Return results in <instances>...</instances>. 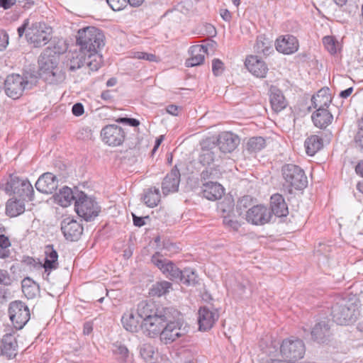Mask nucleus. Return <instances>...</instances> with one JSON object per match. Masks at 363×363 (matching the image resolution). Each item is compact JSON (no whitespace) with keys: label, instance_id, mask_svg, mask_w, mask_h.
Here are the masks:
<instances>
[{"label":"nucleus","instance_id":"nucleus-7","mask_svg":"<svg viewBox=\"0 0 363 363\" xmlns=\"http://www.w3.org/2000/svg\"><path fill=\"white\" fill-rule=\"evenodd\" d=\"M74 208L77 215L86 221L94 220L101 211L97 202L82 191L78 192Z\"/></svg>","mask_w":363,"mask_h":363},{"label":"nucleus","instance_id":"nucleus-21","mask_svg":"<svg viewBox=\"0 0 363 363\" xmlns=\"http://www.w3.org/2000/svg\"><path fill=\"white\" fill-rule=\"evenodd\" d=\"M180 177L179 170L175 165L162 181V191L164 195L167 196L170 193H174L178 191Z\"/></svg>","mask_w":363,"mask_h":363},{"label":"nucleus","instance_id":"nucleus-28","mask_svg":"<svg viewBox=\"0 0 363 363\" xmlns=\"http://www.w3.org/2000/svg\"><path fill=\"white\" fill-rule=\"evenodd\" d=\"M270 211L277 217H284L289 213L288 206L281 194H274L270 198Z\"/></svg>","mask_w":363,"mask_h":363},{"label":"nucleus","instance_id":"nucleus-19","mask_svg":"<svg viewBox=\"0 0 363 363\" xmlns=\"http://www.w3.org/2000/svg\"><path fill=\"white\" fill-rule=\"evenodd\" d=\"M245 65L247 70L257 77L264 78L268 72V67L265 62L257 55L247 57Z\"/></svg>","mask_w":363,"mask_h":363},{"label":"nucleus","instance_id":"nucleus-42","mask_svg":"<svg viewBox=\"0 0 363 363\" xmlns=\"http://www.w3.org/2000/svg\"><path fill=\"white\" fill-rule=\"evenodd\" d=\"M172 289V284L167 281H157L152 285L150 289L149 294L151 296L160 297L166 295Z\"/></svg>","mask_w":363,"mask_h":363},{"label":"nucleus","instance_id":"nucleus-23","mask_svg":"<svg viewBox=\"0 0 363 363\" xmlns=\"http://www.w3.org/2000/svg\"><path fill=\"white\" fill-rule=\"evenodd\" d=\"M275 46L278 52L289 55L298 50V42L294 35H286L277 39Z\"/></svg>","mask_w":363,"mask_h":363},{"label":"nucleus","instance_id":"nucleus-56","mask_svg":"<svg viewBox=\"0 0 363 363\" xmlns=\"http://www.w3.org/2000/svg\"><path fill=\"white\" fill-rule=\"evenodd\" d=\"M224 70V64L219 59H213L212 61V71L215 76L220 75Z\"/></svg>","mask_w":363,"mask_h":363},{"label":"nucleus","instance_id":"nucleus-43","mask_svg":"<svg viewBox=\"0 0 363 363\" xmlns=\"http://www.w3.org/2000/svg\"><path fill=\"white\" fill-rule=\"evenodd\" d=\"M86 64L91 71H97L102 65V55L99 51L86 53Z\"/></svg>","mask_w":363,"mask_h":363},{"label":"nucleus","instance_id":"nucleus-58","mask_svg":"<svg viewBox=\"0 0 363 363\" xmlns=\"http://www.w3.org/2000/svg\"><path fill=\"white\" fill-rule=\"evenodd\" d=\"M116 121L120 123H124L127 124L132 127H137L140 125V121L136 118H127V117H123V118H118Z\"/></svg>","mask_w":363,"mask_h":363},{"label":"nucleus","instance_id":"nucleus-27","mask_svg":"<svg viewBox=\"0 0 363 363\" xmlns=\"http://www.w3.org/2000/svg\"><path fill=\"white\" fill-rule=\"evenodd\" d=\"M207 52V48L203 45H193L189 49L191 57L186 60L185 65L188 67L198 66L204 61L205 54Z\"/></svg>","mask_w":363,"mask_h":363},{"label":"nucleus","instance_id":"nucleus-8","mask_svg":"<svg viewBox=\"0 0 363 363\" xmlns=\"http://www.w3.org/2000/svg\"><path fill=\"white\" fill-rule=\"evenodd\" d=\"M52 31V28L45 23L36 22L28 28L26 38L34 48H40L50 41Z\"/></svg>","mask_w":363,"mask_h":363},{"label":"nucleus","instance_id":"nucleus-57","mask_svg":"<svg viewBox=\"0 0 363 363\" xmlns=\"http://www.w3.org/2000/svg\"><path fill=\"white\" fill-rule=\"evenodd\" d=\"M12 281V279L9 272L5 269H0V284L10 286Z\"/></svg>","mask_w":363,"mask_h":363},{"label":"nucleus","instance_id":"nucleus-24","mask_svg":"<svg viewBox=\"0 0 363 363\" xmlns=\"http://www.w3.org/2000/svg\"><path fill=\"white\" fill-rule=\"evenodd\" d=\"M162 307L157 306L154 302L143 301L138 304L137 314L138 318L143 320L142 321H145L159 314L157 312Z\"/></svg>","mask_w":363,"mask_h":363},{"label":"nucleus","instance_id":"nucleus-59","mask_svg":"<svg viewBox=\"0 0 363 363\" xmlns=\"http://www.w3.org/2000/svg\"><path fill=\"white\" fill-rule=\"evenodd\" d=\"M9 44V35L6 31L0 30V51L4 50Z\"/></svg>","mask_w":363,"mask_h":363},{"label":"nucleus","instance_id":"nucleus-13","mask_svg":"<svg viewBox=\"0 0 363 363\" xmlns=\"http://www.w3.org/2000/svg\"><path fill=\"white\" fill-rule=\"evenodd\" d=\"M220 157L215 141L211 138H207L201 143V152L198 159L201 164L204 167H209L215 161H218Z\"/></svg>","mask_w":363,"mask_h":363},{"label":"nucleus","instance_id":"nucleus-53","mask_svg":"<svg viewBox=\"0 0 363 363\" xmlns=\"http://www.w3.org/2000/svg\"><path fill=\"white\" fill-rule=\"evenodd\" d=\"M323 43L327 50L332 55L337 52L336 40L332 36H325L323 38Z\"/></svg>","mask_w":363,"mask_h":363},{"label":"nucleus","instance_id":"nucleus-37","mask_svg":"<svg viewBox=\"0 0 363 363\" xmlns=\"http://www.w3.org/2000/svg\"><path fill=\"white\" fill-rule=\"evenodd\" d=\"M22 291L28 299L35 298L40 294V286L30 277L24 278L21 281Z\"/></svg>","mask_w":363,"mask_h":363},{"label":"nucleus","instance_id":"nucleus-20","mask_svg":"<svg viewBox=\"0 0 363 363\" xmlns=\"http://www.w3.org/2000/svg\"><path fill=\"white\" fill-rule=\"evenodd\" d=\"M58 186V180L55 175L50 172L42 174L35 183L36 189L46 194L54 193Z\"/></svg>","mask_w":363,"mask_h":363},{"label":"nucleus","instance_id":"nucleus-17","mask_svg":"<svg viewBox=\"0 0 363 363\" xmlns=\"http://www.w3.org/2000/svg\"><path fill=\"white\" fill-rule=\"evenodd\" d=\"M240 143L239 138L231 132H223L219 134L216 145L218 151L223 153L233 152Z\"/></svg>","mask_w":363,"mask_h":363},{"label":"nucleus","instance_id":"nucleus-60","mask_svg":"<svg viewBox=\"0 0 363 363\" xmlns=\"http://www.w3.org/2000/svg\"><path fill=\"white\" fill-rule=\"evenodd\" d=\"M355 147L363 152V131H357L354 136Z\"/></svg>","mask_w":363,"mask_h":363},{"label":"nucleus","instance_id":"nucleus-63","mask_svg":"<svg viewBox=\"0 0 363 363\" xmlns=\"http://www.w3.org/2000/svg\"><path fill=\"white\" fill-rule=\"evenodd\" d=\"M11 246V242L7 236L4 234L0 235V247L7 249Z\"/></svg>","mask_w":363,"mask_h":363},{"label":"nucleus","instance_id":"nucleus-47","mask_svg":"<svg viewBox=\"0 0 363 363\" xmlns=\"http://www.w3.org/2000/svg\"><path fill=\"white\" fill-rule=\"evenodd\" d=\"M218 211L223 218L224 216H231L234 215V203L230 199H225L218 203Z\"/></svg>","mask_w":363,"mask_h":363},{"label":"nucleus","instance_id":"nucleus-31","mask_svg":"<svg viewBox=\"0 0 363 363\" xmlns=\"http://www.w3.org/2000/svg\"><path fill=\"white\" fill-rule=\"evenodd\" d=\"M59 57L55 55H48L45 52L42 54L39 58V70L38 76L41 77V74L48 72L53 70L58 66Z\"/></svg>","mask_w":363,"mask_h":363},{"label":"nucleus","instance_id":"nucleus-52","mask_svg":"<svg viewBox=\"0 0 363 363\" xmlns=\"http://www.w3.org/2000/svg\"><path fill=\"white\" fill-rule=\"evenodd\" d=\"M108 5L113 11H121L123 9L127 4L129 3L131 6H134L130 0H106Z\"/></svg>","mask_w":363,"mask_h":363},{"label":"nucleus","instance_id":"nucleus-26","mask_svg":"<svg viewBox=\"0 0 363 363\" xmlns=\"http://www.w3.org/2000/svg\"><path fill=\"white\" fill-rule=\"evenodd\" d=\"M269 99L272 110L276 112H280L287 106V101L282 91L276 86H271L269 89Z\"/></svg>","mask_w":363,"mask_h":363},{"label":"nucleus","instance_id":"nucleus-18","mask_svg":"<svg viewBox=\"0 0 363 363\" xmlns=\"http://www.w3.org/2000/svg\"><path fill=\"white\" fill-rule=\"evenodd\" d=\"M218 318L219 314L216 310H211L206 306L201 307L199 311L198 318L199 330L203 331L210 330Z\"/></svg>","mask_w":363,"mask_h":363},{"label":"nucleus","instance_id":"nucleus-4","mask_svg":"<svg viewBox=\"0 0 363 363\" xmlns=\"http://www.w3.org/2000/svg\"><path fill=\"white\" fill-rule=\"evenodd\" d=\"M281 174L284 180V186L288 189L289 193L292 189L302 190L308 185V179L303 169L294 164H286L281 167Z\"/></svg>","mask_w":363,"mask_h":363},{"label":"nucleus","instance_id":"nucleus-30","mask_svg":"<svg viewBox=\"0 0 363 363\" xmlns=\"http://www.w3.org/2000/svg\"><path fill=\"white\" fill-rule=\"evenodd\" d=\"M45 262L42 267L45 269V272H50L56 269L59 267L58 263V254L54 249L52 245H48L45 247Z\"/></svg>","mask_w":363,"mask_h":363},{"label":"nucleus","instance_id":"nucleus-5","mask_svg":"<svg viewBox=\"0 0 363 363\" xmlns=\"http://www.w3.org/2000/svg\"><path fill=\"white\" fill-rule=\"evenodd\" d=\"M0 189L9 195H16L23 201H31L34 198L33 187L30 182L21 179L17 176L11 175L6 182L0 184Z\"/></svg>","mask_w":363,"mask_h":363},{"label":"nucleus","instance_id":"nucleus-6","mask_svg":"<svg viewBox=\"0 0 363 363\" xmlns=\"http://www.w3.org/2000/svg\"><path fill=\"white\" fill-rule=\"evenodd\" d=\"M35 80H29L28 76L22 77L20 74H12L9 75L4 82L6 94L13 99L22 96L26 89H31Z\"/></svg>","mask_w":363,"mask_h":363},{"label":"nucleus","instance_id":"nucleus-3","mask_svg":"<svg viewBox=\"0 0 363 363\" xmlns=\"http://www.w3.org/2000/svg\"><path fill=\"white\" fill-rule=\"evenodd\" d=\"M331 315L338 325H349L359 315L357 304L347 298H340L331 308Z\"/></svg>","mask_w":363,"mask_h":363},{"label":"nucleus","instance_id":"nucleus-46","mask_svg":"<svg viewBox=\"0 0 363 363\" xmlns=\"http://www.w3.org/2000/svg\"><path fill=\"white\" fill-rule=\"evenodd\" d=\"M254 48L257 52L267 55L272 49L271 42L264 35H258Z\"/></svg>","mask_w":363,"mask_h":363},{"label":"nucleus","instance_id":"nucleus-25","mask_svg":"<svg viewBox=\"0 0 363 363\" xmlns=\"http://www.w3.org/2000/svg\"><path fill=\"white\" fill-rule=\"evenodd\" d=\"M331 335L330 327L328 321H320L315 325L311 330L312 339L318 343H325Z\"/></svg>","mask_w":363,"mask_h":363},{"label":"nucleus","instance_id":"nucleus-12","mask_svg":"<svg viewBox=\"0 0 363 363\" xmlns=\"http://www.w3.org/2000/svg\"><path fill=\"white\" fill-rule=\"evenodd\" d=\"M305 351V345L299 339H285L280 346L281 356L290 362L303 358Z\"/></svg>","mask_w":363,"mask_h":363},{"label":"nucleus","instance_id":"nucleus-2","mask_svg":"<svg viewBox=\"0 0 363 363\" xmlns=\"http://www.w3.org/2000/svg\"><path fill=\"white\" fill-rule=\"evenodd\" d=\"M77 45L84 53L100 51L105 45V36L100 29L88 26L78 30Z\"/></svg>","mask_w":363,"mask_h":363},{"label":"nucleus","instance_id":"nucleus-48","mask_svg":"<svg viewBox=\"0 0 363 363\" xmlns=\"http://www.w3.org/2000/svg\"><path fill=\"white\" fill-rule=\"evenodd\" d=\"M222 175L220 166L216 165L212 167H206V169L201 173V180L217 179Z\"/></svg>","mask_w":363,"mask_h":363},{"label":"nucleus","instance_id":"nucleus-45","mask_svg":"<svg viewBox=\"0 0 363 363\" xmlns=\"http://www.w3.org/2000/svg\"><path fill=\"white\" fill-rule=\"evenodd\" d=\"M178 281L186 286H194L198 283V277L194 269L185 268L182 270V274Z\"/></svg>","mask_w":363,"mask_h":363},{"label":"nucleus","instance_id":"nucleus-54","mask_svg":"<svg viewBox=\"0 0 363 363\" xmlns=\"http://www.w3.org/2000/svg\"><path fill=\"white\" fill-rule=\"evenodd\" d=\"M235 214L231 216H224L223 223L224 225L234 231H237L240 227V223L234 219Z\"/></svg>","mask_w":363,"mask_h":363},{"label":"nucleus","instance_id":"nucleus-64","mask_svg":"<svg viewBox=\"0 0 363 363\" xmlns=\"http://www.w3.org/2000/svg\"><path fill=\"white\" fill-rule=\"evenodd\" d=\"M179 107L178 106L170 104L167 106L166 111L169 114L172 116H178Z\"/></svg>","mask_w":363,"mask_h":363},{"label":"nucleus","instance_id":"nucleus-40","mask_svg":"<svg viewBox=\"0 0 363 363\" xmlns=\"http://www.w3.org/2000/svg\"><path fill=\"white\" fill-rule=\"evenodd\" d=\"M160 192L159 189L151 187L147 189L143 196L145 205L150 208L157 206L160 201Z\"/></svg>","mask_w":363,"mask_h":363},{"label":"nucleus","instance_id":"nucleus-51","mask_svg":"<svg viewBox=\"0 0 363 363\" xmlns=\"http://www.w3.org/2000/svg\"><path fill=\"white\" fill-rule=\"evenodd\" d=\"M113 353L116 355H118V357L120 363H125L128 357V348L123 345H115V349L113 350Z\"/></svg>","mask_w":363,"mask_h":363},{"label":"nucleus","instance_id":"nucleus-14","mask_svg":"<svg viewBox=\"0 0 363 363\" xmlns=\"http://www.w3.org/2000/svg\"><path fill=\"white\" fill-rule=\"evenodd\" d=\"M102 140L109 146H119L125 138V132L120 126L112 124L106 125L101 131Z\"/></svg>","mask_w":363,"mask_h":363},{"label":"nucleus","instance_id":"nucleus-61","mask_svg":"<svg viewBox=\"0 0 363 363\" xmlns=\"http://www.w3.org/2000/svg\"><path fill=\"white\" fill-rule=\"evenodd\" d=\"M72 112L76 116H82L84 112V106L81 103H76L72 106Z\"/></svg>","mask_w":363,"mask_h":363},{"label":"nucleus","instance_id":"nucleus-11","mask_svg":"<svg viewBox=\"0 0 363 363\" xmlns=\"http://www.w3.org/2000/svg\"><path fill=\"white\" fill-rule=\"evenodd\" d=\"M164 324L160 335V340L164 344H170L184 335V329L182 328L183 321L180 316L172 318Z\"/></svg>","mask_w":363,"mask_h":363},{"label":"nucleus","instance_id":"nucleus-39","mask_svg":"<svg viewBox=\"0 0 363 363\" xmlns=\"http://www.w3.org/2000/svg\"><path fill=\"white\" fill-rule=\"evenodd\" d=\"M78 191L73 192L72 189L68 186H64L60 190L57 195L58 202L60 206L67 207L70 205L71 202L74 201L76 202L77 197H78Z\"/></svg>","mask_w":363,"mask_h":363},{"label":"nucleus","instance_id":"nucleus-44","mask_svg":"<svg viewBox=\"0 0 363 363\" xmlns=\"http://www.w3.org/2000/svg\"><path fill=\"white\" fill-rule=\"evenodd\" d=\"M86 53L82 52V50H80L73 53L68 64L69 69L75 71L81 68L86 63Z\"/></svg>","mask_w":363,"mask_h":363},{"label":"nucleus","instance_id":"nucleus-55","mask_svg":"<svg viewBox=\"0 0 363 363\" xmlns=\"http://www.w3.org/2000/svg\"><path fill=\"white\" fill-rule=\"evenodd\" d=\"M133 57L139 60H144L149 62L157 61V57L155 55L145 52H134Z\"/></svg>","mask_w":363,"mask_h":363},{"label":"nucleus","instance_id":"nucleus-62","mask_svg":"<svg viewBox=\"0 0 363 363\" xmlns=\"http://www.w3.org/2000/svg\"><path fill=\"white\" fill-rule=\"evenodd\" d=\"M145 218H149V216L139 217V216H135V214H133V224H134V225H135L137 227H142V226L145 225V220H144Z\"/></svg>","mask_w":363,"mask_h":363},{"label":"nucleus","instance_id":"nucleus-34","mask_svg":"<svg viewBox=\"0 0 363 363\" xmlns=\"http://www.w3.org/2000/svg\"><path fill=\"white\" fill-rule=\"evenodd\" d=\"M332 101L330 94H328V89H322L311 98V104L313 108H328Z\"/></svg>","mask_w":363,"mask_h":363},{"label":"nucleus","instance_id":"nucleus-50","mask_svg":"<svg viewBox=\"0 0 363 363\" xmlns=\"http://www.w3.org/2000/svg\"><path fill=\"white\" fill-rule=\"evenodd\" d=\"M143 359L147 362H152L155 359L154 347L150 344H143L140 350Z\"/></svg>","mask_w":363,"mask_h":363},{"label":"nucleus","instance_id":"nucleus-36","mask_svg":"<svg viewBox=\"0 0 363 363\" xmlns=\"http://www.w3.org/2000/svg\"><path fill=\"white\" fill-rule=\"evenodd\" d=\"M266 147V140L263 137L255 136L249 138L244 146V151L248 155H255Z\"/></svg>","mask_w":363,"mask_h":363},{"label":"nucleus","instance_id":"nucleus-32","mask_svg":"<svg viewBox=\"0 0 363 363\" xmlns=\"http://www.w3.org/2000/svg\"><path fill=\"white\" fill-rule=\"evenodd\" d=\"M312 121L314 125L319 128H325L333 119L332 113L328 108H318L312 114Z\"/></svg>","mask_w":363,"mask_h":363},{"label":"nucleus","instance_id":"nucleus-16","mask_svg":"<svg viewBox=\"0 0 363 363\" xmlns=\"http://www.w3.org/2000/svg\"><path fill=\"white\" fill-rule=\"evenodd\" d=\"M61 230L67 240L74 242L80 238L84 228L80 223L72 218L67 217L61 222Z\"/></svg>","mask_w":363,"mask_h":363},{"label":"nucleus","instance_id":"nucleus-9","mask_svg":"<svg viewBox=\"0 0 363 363\" xmlns=\"http://www.w3.org/2000/svg\"><path fill=\"white\" fill-rule=\"evenodd\" d=\"M9 314L13 327L21 330L30 319V311L27 305L21 301H14L10 303Z\"/></svg>","mask_w":363,"mask_h":363},{"label":"nucleus","instance_id":"nucleus-15","mask_svg":"<svg viewBox=\"0 0 363 363\" xmlns=\"http://www.w3.org/2000/svg\"><path fill=\"white\" fill-rule=\"evenodd\" d=\"M246 220L256 225H262L270 221L272 213L269 208L263 205H255L246 211Z\"/></svg>","mask_w":363,"mask_h":363},{"label":"nucleus","instance_id":"nucleus-33","mask_svg":"<svg viewBox=\"0 0 363 363\" xmlns=\"http://www.w3.org/2000/svg\"><path fill=\"white\" fill-rule=\"evenodd\" d=\"M304 146L306 148V152L308 155H315L323 147V140L322 136L318 135H311L308 136L304 142Z\"/></svg>","mask_w":363,"mask_h":363},{"label":"nucleus","instance_id":"nucleus-49","mask_svg":"<svg viewBox=\"0 0 363 363\" xmlns=\"http://www.w3.org/2000/svg\"><path fill=\"white\" fill-rule=\"evenodd\" d=\"M255 206L253 204L252 197L250 196H245L240 199L237 203V210L239 215L241 216L243 211H247L250 208Z\"/></svg>","mask_w":363,"mask_h":363},{"label":"nucleus","instance_id":"nucleus-29","mask_svg":"<svg viewBox=\"0 0 363 363\" xmlns=\"http://www.w3.org/2000/svg\"><path fill=\"white\" fill-rule=\"evenodd\" d=\"M203 195L211 201H216L224 194V188L218 182H207L203 184Z\"/></svg>","mask_w":363,"mask_h":363},{"label":"nucleus","instance_id":"nucleus-38","mask_svg":"<svg viewBox=\"0 0 363 363\" xmlns=\"http://www.w3.org/2000/svg\"><path fill=\"white\" fill-rule=\"evenodd\" d=\"M40 78L50 84H57L62 83L65 79V74L58 66L53 70L41 74Z\"/></svg>","mask_w":363,"mask_h":363},{"label":"nucleus","instance_id":"nucleus-10","mask_svg":"<svg viewBox=\"0 0 363 363\" xmlns=\"http://www.w3.org/2000/svg\"><path fill=\"white\" fill-rule=\"evenodd\" d=\"M151 262L170 280L178 281L181 278L182 270H180L172 261L164 258L160 252H157L151 257Z\"/></svg>","mask_w":363,"mask_h":363},{"label":"nucleus","instance_id":"nucleus-35","mask_svg":"<svg viewBox=\"0 0 363 363\" xmlns=\"http://www.w3.org/2000/svg\"><path fill=\"white\" fill-rule=\"evenodd\" d=\"M121 323L123 328L130 333H137L140 329L141 321L138 319V316L135 317L133 311H127L123 315Z\"/></svg>","mask_w":363,"mask_h":363},{"label":"nucleus","instance_id":"nucleus-22","mask_svg":"<svg viewBox=\"0 0 363 363\" xmlns=\"http://www.w3.org/2000/svg\"><path fill=\"white\" fill-rule=\"evenodd\" d=\"M18 354V343L16 337L11 334H6L0 339V355L8 359L15 358Z\"/></svg>","mask_w":363,"mask_h":363},{"label":"nucleus","instance_id":"nucleus-41","mask_svg":"<svg viewBox=\"0 0 363 363\" xmlns=\"http://www.w3.org/2000/svg\"><path fill=\"white\" fill-rule=\"evenodd\" d=\"M25 211L23 200H9L6 205V213L10 217H16Z\"/></svg>","mask_w":363,"mask_h":363},{"label":"nucleus","instance_id":"nucleus-1","mask_svg":"<svg viewBox=\"0 0 363 363\" xmlns=\"http://www.w3.org/2000/svg\"><path fill=\"white\" fill-rule=\"evenodd\" d=\"M157 313L159 314L152 318L141 321L140 323V328L143 333L150 337H155L158 335L160 336L165 322L181 316V313L173 306L162 307Z\"/></svg>","mask_w":363,"mask_h":363}]
</instances>
